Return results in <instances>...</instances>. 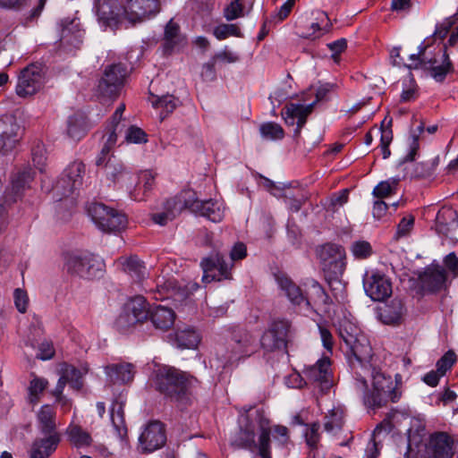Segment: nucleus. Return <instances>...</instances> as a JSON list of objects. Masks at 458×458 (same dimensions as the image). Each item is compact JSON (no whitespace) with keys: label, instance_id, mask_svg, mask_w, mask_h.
Returning a JSON list of instances; mask_svg holds the SVG:
<instances>
[{"label":"nucleus","instance_id":"obj_61","mask_svg":"<svg viewBox=\"0 0 458 458\" xmlns=\"http://www.w3.org/2000/svg\"><path fill=\"white\" fill-rule=\"evenodd\" d=\"M13 297H14V303H15L17 310L20 312L24 313L27 310V307H28V303H29V298H28L26 292L18 288L14 291Z\"/></svg>","mask_w":458,"mask_h":458},{"label":"nucleus","instance_id":"obj_49","mask_svg":"<svg viewBox=\"0 0 458 458\" xmlns=\"http://www.w3.org/2000/svg\"><path fill=\"white\" fill-rule=\"evenodd\" d=\"M398 178H390L379 182L373 190L372 194L378 199H384L394 192L398 183Z\"/></svg>","mask_w":458,"mask_h":458},{"label":"nucleus","instance_id":"obj_2","mask_svg":"<svg viewBox=\"0 0 458 458\" xmlns=\"http://www.w3.org/2000/svg\"><path fill=\"white\" fill-rule=\"evenodd\" d=\"M239 430L231 440L235 448L258 450L260 458H272L270 447V421L263 411L257 410L253 414L244 415L239 420Z\"/></svg>","mask_w":458,"mask_h":458},{"label":"nucleus","instance_id":"obj_7","mask_svg":"<svg viewBox=\"0 0 458 458\" xmlns=\"http://www.w3.org/2000/svg\"><path fill=\"white\" fill-rule=\"evenodd\" d=\"M332 89V84H323L318 88L316 91V101L313 103L309 105L291 103L284 107L282 111V116L286 124L291 126L294 124L297 125L294 131L296 136L301 133V130L306 123L307 117L313 111L316 103L326 99L327 96L331 92Z\"/></svg>","mask_w":458,"mask_h":458},{"label":"nucleus","instance_id":"obj_45","mask_svg":"<svg viewBox=\"0 0 458 458\" xmlns=\"http://www.w3.org/2000/svg\"><path fill=\"white\" fill-rule=\"evenodd\" d=\"M259 132L261 137L267 140H282L284 136V131L282 126L274 122H267L260 125Z\"/></svg>","mask_w":458,"mask_h":458},{"label":"nucleus","instance_id":"obj_27","mask_svg":"<svg viewBox=\"0 0 458 458\" xmlns=\"http://www.w3.org/2000/svg\"><path fill=\"white\" fill-rule=\"evenodd\" d=\"M191 209L202 216L207 217L214 223H219L225 216V207L219 200H199L195 199L191 205Z\"/></svg>","mask_w":458,"mask_h":458},{"label":"nucleus","instance_id":"obj_17","mask_svg":"<svg viewBox=\"0 0 458 458\" xmlns=\"http://www.w3.org/2000/svg\"><path fill=\"white\" fill-rule=\"evenodd\" d=\"M421 55L422 61L424 62L423 69L429 71L430 75L436 81L442 82L445 79L446 74L454 71V66L446 52L445 46L439 48L433 55L424 52Z\"/></svg>","mask_w":458,"mask_h":458},{"label":"nucleus","instance_id":"obj_5","mask_svg":"<svg viewBox=\"0 0 458 458\" xmlns=\"http://www.w3.org/2000/svg\"><path fill=\"white\" fill-rule=\"evenodd\" d=\"M339 337L354 356L357 364L367 362L372 357V349L367 337L361 334L358 326L347 318L339 320L337 325Z\"/></svg>","mask_w":458,"mask_h":458},{"label":"nucleus","instance_id":"obj_28","mask_svg":"<svg viewBox=\"0 0 458 458\" xmlns=\"http://www.w3.org/2000/svg\"><path fill=\"white\" fill-rule=\"evenodd\" d=\"M422 287L429 292H437L443 288L446 281V272L439 265H431L425 268L420 276Z\"/></svg>","mask_w":458,"mask_h":458},{"label":"nucleus","instance_id":"obj_26","mask_svg":"<svg viewBox=\"0 0 458 458\" xmlns=\"http://www.w3.org/2000/svg\"><path fill=\"white\" fill-rule=\"evenodd\" d=\"M20 126L12 115H5L0 119V149L7 152L12 150L18 142Z\"/></svg>","mask_w":458,"mask_h":458},{"label":"nucleus","instance_id":"obj_59","mask_svg":"<svg viewBox=\"0 0 458 458\" xmlns=\"http://www.w3.org/2000/svg\"><path fill=\"white\" fill-rule=\"evenodd\" d=\"M110 130L111 131L109 132L108 137L106 138L105 145L103 146L100 153L98 156H102L104 154L105 157H114V155L111 153V150H112V148H114V146L115 145V143L117 141V129L116 128H114V129L110 128Z\"/></svg>","mask_w":458,"mask_h":458},{"label":"nucleus","instance_id":"obj_43","mask_svg":"<svg viewBox=\"0 0 458 458\" xmlns=\"http://www.w3.org/2000/svg\"><path fill=\"white\" fill-rule=\"evenodd\" d=\"M85 133V123L82 116L78 114L70 116L67 122L68 136L74 140H80Z\"/></svg>","mask_w":458,"mask_h":458},{"label":"nucleus","instance_id":"obj_30","mask_svg":"<svg viewBox=\"0 0 458 458\" xmlns=\"http://www.w3.org/2000/svg\"><path fill=\"white\" fill-rule=\"evenodd\" d=\"M186 45V38L180 32V26L170 20L165 28L163 47L165 54H171Z\"/></svg>","mask_w":458,"mask_h":458},{"label":"nucleus","instance_id":"obj_14","mask_svg":"<svg viewBox=\"0 0 458 458\" xmlns=\"http://www.w3.org/2000/svg\"><path fill=\"white\" fill-rule=\"evenodd\" d=\"M149 310L146 299L138 295L127 301L124 310L117 319V327L126 330L131 327L142 323L148 317Z\"/></svg>","mask_w":458,"mask_h":458},{"label":"nucleus","instance_id":"obj_57","mask_svg":"<svg viewBox=\"0 0 458 458\" xmlns=\"http://www.w3.org/2000/svg\"><path fill=\"white\" fill-rule=\"evenodd\" d=\"M418 134H413L411 137V142L410 145V150L409 153L404 157L403 162H411L415 159V157L417 155V151L419 149V136L420 133L424 131V124L421 123L418 128Z\"/></svg>","mask_w":458,"mask_h":458},{"label":"nucleus","instance_id":"obj_22","mask_svg":"<svg viewBox=\"0 0 458 458\" xmlns=\"http://www.w3.org/2000/svg\"><path fill=\"white\" fill-rule=\"evenodd\" d=\"M41 436L36 437L29 450L30 458H48L57 449L61 442L60 433H40Z\"/></svg>","mask_w":458,"mask_h":458},{"label":"nucleus","instance_id":"obj_25","mask_svg":"<svg viewBox=\"0 0 458 458\" xmlns=\"http://www.w3.org/2000/svg\"><path fill=\"white\" fill-rule=\"evenodd\" d=\"M453 440L444 432L433 434L425 450L430 458H451L453 456Z\"/></svg>","mask_w":458,"mask_h":458},{"label":"nucleus","instance_id":"obj_41","mask_svg":"<svg viewBox=\"0 0 458 458\" xmlns=\"http://www.w3.org/2000/svg\"><path fill=\"white\" fill-rule=\"evenodd\" d=\"M436 222L441 229L449 230L458 226V213L452 208L444 207L437 214Z\"/></svg>","mask_w":458,"mask_h":458},{"label":"nucleus","instance_id":"obj_32","mask_svg":"<svg viewBox=\"0 0 458 458\" xmlns=\"http://www.w3.org/2000/svg\"><path fill=\"white\" fill-rule=\"evenodd\" d=\"M105 372L111 382L127 384L132 381L135 368L131 363L122 362L106 366Z\"/></svg>","mask_w":458,"mask_h":458},{"label":"nucleus","instance_id":"obj_12","mask_svg":"<svg viewBox=\"0 0 458 458\" xmlns=\"http://www.w3.org/2000/svg\"><path fill=\"white\" fill-rule=\"evenodd\" d=\"M46 72L38 64H31L23 68L18 75L15 88L21 98H28L38 93L45 84Z\"/></svg>","mask_w":458,"mask_h":458},{"label":"nucleus","instance_id":"obj_13","mask_svg":"<svg viewBox=\"0 0 458 458\" xmlns=\"http://www.w3.org/2000/svg\"><path fill=\"white\" fill-rule=\"evenodd\" d=\"M293 335L292 324L284 318L274 320L260 339L261 346L267 351L283 350L287 346Z\"/></svg>","mask_w":458,"mask_h":458},{"label":"nucleus","instance_id":"obj_10","mask_svg":"<svg viewBox=\"0 0 458 458\" xmlns=\"http://www.w3.org/2000/svg\"><path fill=\"white\" fill-rule=\"evenodd\" d=\"M128 74L123 64H114L106 67L97 87V95L102 98H115L124 84Z\"/></svg>","mask_w":458,"mask_h":458},{"label":"nucleus","instance_id":"obj_39","mask_svg":"<svg viewBox=\"0 0 458 458\" xmlns=\"http://www.w3.org/2000/svg\"><path fill=\"white\" fill-rule=\"evenodd\" d=\"M200 342L199 334L191 328H185L175 333V343L182 349H194Z\"/></svg>","mask_w":458,"mask_h":458},{"label":"nucleus","instance_id":"obj_34","mask_svg":"<svg viewBox=\"0 0 458 458\" xmlns=\"http://www.w3.org/2000/svg\"><path fill=\"white\" fill-rule=\"evenodd\" d=\"M37 426L40 433H59L56 429L55 411L53 406H41L37 413Z\"/></svg>","mask_w":458,"mask_h":458},{"label":"nucleus","instance_id":"obj_47","mask_svg":"<svg viewBox=\"0 0 458 458\" xmlns=\"http://www.w3.org/2000/svg\"><path fill=\"white\" fill-rule=\"evenodd\" d=\"M111 420L114 428L120 437L126 434V427L123 418V410L121 403H114L110 411Z\"/></svg>","mask_w":458,"mask_h":458},{"label":"nucleus","instance_id":"obj_8","mask_svg":"<svg viewBox=\"0 0 458 458\" xmlns=\"http://www.w3.org/2000/svg\"><path fill=\"white\" fill-rule=\"evenodd\" d=\"M318 255L321 261L324 272L331 274L330 276H327L328 284L331 286L333 284L341 285V282L338 280V277L345 269L344 249L335 243H327L320 247Z\"/></svg>","mask_w":458,"mask_h":458},{"label":"nucleus","instance_id":"obj_4","mask_svg":"<svg viewBox=\"0 0 458 458\" xmlns=\"http://www.w3.org/2000/svg\"><path fill=\"white\" fill-rule=\"evenodd\" d=\"M155 388L172 401H182L187 394L189 378L187 375L170 366L158 367L153 372Z\"/></svg>","mask_w":458,"mask_h":458},{"label":"nucleus","instance_id":"obj_64","mask_svg":"<svg viewBox=\"0 0 458 458\" xmlns=\"http://www.w3.org/2000/svg\"><path fill=\"white\" fill-rule=\"evenodd\" d=\"M55 355V348L53 344L48 341H44L39 344L38 353L37 354V358L46 360L53 358Z\"/></svg>","mask_w":458,"mask_h":458},{"label":"nucleus","instance_id":"obj_6","mask_svg":"<svg viewBox=\"0 0 458 458\" xmlns=\"http://www.w3.org/2000/svg\"><path fill=\"white\" fill-rule=\"evenodd\" d=\"M64 268L69 275L83 279L100 276L104 268L103 261L88 252H68L64 254Z\"/></svg>","mask_w":458,"mask_h":458},{"label":"nucleus","instance_id":"obj_29","mask_svg":"<svg viewBox=\"0 0 458 458\" xmlns=\"http://www.w3.org/2000/svg\"><path fill=\"white\" fill-rule=\"evenodd\" d=\"M276 282L280 289L285 293L288 300L293 305H303L307 308L310 306V301L302 293L300 286L294 284L288 276L285 275H277Z\"/></svg>","mask_w":458,"mask_h":458},{"label":"nucleus","instance_id":"obj_23","mask_svg":"<svg viewBox=\"0 0 458 458\" xmlns=\"http://www.w3.org/2000/svg\"><path fill=\"white\" fill-rule=\"evenodd\" d=\"M34 179V173L23 170L12 177L11 186L8 187L4 195L5 203L12 204L21 199L24 191L30 188V182Z\"/></svg>","mask_w":458,"mask_h":458},{"label":"nucleus","instance_id":"obj_11","mask_svg":"<svg viewBox=\"0 0 458 458\" xmlns=\"http://www.w3.org/2000/svg\"><path fill=\"white\" fill-rule=\"evenodd\" d=\"M85 165L81 161H73L64 170L61 178L53 187V194L61 200L70 196L82 185Z\"/></svg>","mask_w":458,"mask_h":458},{"label":"nucleus","instance_id":"obj_3","mask_svg":"<svg viewBox=\"0 0 458 458\" xmlns=\"http://www.w3.org/2000/svg\"><path fill=\"white\" fill-rule=\"evenodd\" d=\"M257 349L256 339L250 332L235 331L225 345L216 348L215 355L210 360L211 366H216V369H225L250 357Z\"/></svg>","mask_w":458,"mask_h":458},{"label":"nucleus","instance_id":"obj_20","mask_svg":"<svg viewBox=\"0 0 458 458\" xmlns=\"http://www.w3.org/2000/svg\"><path fill=\"white\" fill-rule=\"evenodd\" d=\"M60 46L65 51H72L81 47L84 31L78 19H64L60 23Z\"/></svg>","mask_w":458,"mask_h":458},{"label":"nucleus","instance_id":"obj_63","mask_svg":"<svg viewBox=\"0 0 458 458\" xmlns=\"http://www.w3.org/2000/svg\"><path fill=\"white\" fill-rule=\"evenodd\" d=\"M455 22L456 14H454L446 18L440 25L437 27L435 34L437 35L440 38H444Z\"/></svg>","mask_w":458,"mask_h":458},{"label":"nucleus","instance_id":"obj_18","mask_svg":"<svg viewBox=\"0 0 458 458\" xmlns=\"http://www.w3.org/2000/svg\"><path fill=\"white\" fill-rule=\"evenodd\" d=\"M159 12L158 0H126L123 18L131 22H141Z\"/></svg>","mask_w":458,"mask_h":458},{"label":"nucleus","instance_id":"obj_60","mask_svg":"<svg viewBox=\"0 0 458 458\" xmlns=\"http://www.w3.org/2000/svg\"><path fill=\"white\" fill-rule=\"evenodd\" d=\"M313 293L316 295L315 303L324 306L325 310L329 306L331 301L327 293L318 283L312 284Z\"/></svg>","mask_w":458,"mask_h":458},{"label":"nucleus","instance_id":"obj_38","mask_svg":"<svg viewBox=\"0 0 458 458\" xmlns=\"http://www.w3.org/2000/svg\"><path fill=\"white\" fill-rule=\"evenodd\" d=\"M404 311L405 309L403 301L395 298L393 299L389 304L381 309L380 318L385 324H396L401 320Z\"/></svg>","mask_w":458,"mask_h":458},{"label":"nucleus","instance_id":"obj_21","mask_svg":"<svg viewBox=\"0 0 458 458\" xmlns=\"http://www.w3.org/2000/svg\"><path fill=\"white\" fill-rule=\"evenodd\" d=\"M166 440L164 425L160 421L149 422L139 437L144 453H151L161 448Z\"/></svg>","mask_w":458,"mask_h":458},{"label":"nucleus","instance_id":"obj_44","mask_svg":"<svg viewBox=\"0 0 458 458\" xmlns=\"http://www.w3.org/2000/svg\"><path fill=\"white\" fill-rule=\"evenodd\" d=\"M123 265L124 271L135 280L140 281L144 277L146 267L136 256L125 259Z\"/></svg>","mask_w":458,"mask_h":458},{"label":"nucleus","instance_id":"obj_58","mask_svg":"<svg viewBox=\"0 0 458 458\" xmlns=\"http://www.w3.org/2000/svg\"><path fill=\"white\" fill-rule=\"evenodd\" d=\"M178 99L173 96H164L153 103L157 108L164 109L167 114L172 113L178 105Z\"/></svg>","mask_w":458,"mask_h":458},{"label":"nucleus","instance_id":"obj_16","mask_svg":"<svg viewBox=\"0 0 458 458\" xmlns=\"http://www.w3.org/2000/svg\"><path fill=\"white\" fill-rule=\"evenodd\" d=\"M200 267L203 270L202 281L205 283L232 278L233 263L226 262L225 257L220 253L204 258L200 262Z\"/></svg>","mask_w":458,"mask_h":458},{"label":"nucleus","instance_id":"obj_55","mask_svg":"<svg viewBox=\"0 0 458 458\" xmlns=\"http://www.w3.org/2000/svg\"><path fill=\"white\" fill-rule=\"evenodd\" d=\"M125 140L130 143L140 144L147 142V134L140 128L131 126L126 131Z\"/></svg>","mask_w":458,"mask_h":458},{"label":"nucleus","instance_id":"obj_40","mask_svg":"<svg viewBox=\"0 0 458 458\" xmlns=\"http://www.w3.org/2000/svg\"><path fill=\"white\" fill-rule=\"evenodd\" d=\"M344 423V411L341 408H334L325 416L324 428L327 433L335 435L342 429Z\"/></svg>","mask_w":458,"mask_h":458},{"label":"nucleus","instance_id":"obj_62","mask_svg":"<svg viewBox=\"0 0 458 458\" xmlns=\"http://www.w3.org/2000/svg\"><path fill=\"white\" fill-rule=\"evenodd\" d=\"M319 428L320 426L318 423H313L305 434L306 442L310 447H312V449H316L319 441Z\"/></svg>","mask_w":458,"mask_h":458},{"label":"nucleus","instance_id":"obj_33","mask_svg":"<svg viewBox=\"0 0 458 458\" xmlns=\"http://www.w3.org/2000/svg\"><path fill=\"white\" fill-rule=\"evenodd\" d=\"M150 320L157 329L167 330L174 322V311L167 307L158 305L149 310Z\"/></svg>","mask_w":458,"mask_h":458},{"label":"nucleus","instance_id":"obj_37","mask_svg":"<svg viewBox=\"0 0 458 458\" xmlns=\"http://www.w3.org/2000/svg\"><path fill=\"white\" fill-rule=\"evenodd\" d=\"M156 174L150 170L140 172L139 182L133 191H130V196L134 200H143L144 195L150 191L155 184Z\"/></svg>","mask_w":458,"mask_h":458},{"label":"nucleus","instance_id":"obj_35","mask_svg":"<svg viewBox=\"0 0 458 458\" xmlns=\"http://www.w3.org/2000/svg\"><path fill=\"white\" fill-rule=\"evenodd\" d=\"M186 206L187 203L179 197L168 199L165 204V211L154 214L152 219L156 224L165 225L168 221L173 220Z\"/></svg>","mask_w":458,"mask_h":458},{"label":"nucleus","instance_id":"obj_50","mask_svg":"<svg viewBox=\"0 0 458 458\" xmlns=\"http://www.w3.org/2000/svg\"><path fill=\"white\" fill-rule=\"evenodd\" d=\"M213 34L218 40L225 39L230 36L242 37L236 24H220L214 29Z\"/></svg>","mask_w":458,"mask_h":458},{"label":"nucleus","instance_id":"obj_48","mask_svg":"<svg viewBox=\"0 0 458 458\" xmlns=\"http://www.w3.org/2000/svg\"><path fill=\"white\" fill-rule=\"evenodd\" d=\"M64 378L75 390H81L83 386L82 372L73 366H66L63 370Z\"/></svg>","mask_w":458,"mask_h":458},{"label":"nucleus","instance_id":"obj_46","mask_svg":"<svg viewBox=\"0 0 458 458\" xmlns=\"http://www.w3.org/2000/svg\"><path fill=\"white\" fill-rule=\"evenodd\" d=\"M265 187L270 191V192L277 197H284L286 199V202L292 211L297 212L301 208V201L300 199H293L289 197L287 194H282V191H284V188H279L278 186L275 185V183L268 180L265 179Z\"/></svg>","mask_w":458,"mask_h":458},{"label":"nucleus","instance_id":"obj_54","mask_svg":"<svg viewBox=\"0 0 458 458\" xmlns=\"http://www.w3.org/2000/svg\"><path fill=\"white\" fill-rule=\"evenodd\" d=\"M456 360V356L454 352L448 351L445 352L437 362V371L442 376L452 368Z\"/></svg>","mask_w":458,"mask_h":458},{"label":"nucleus","instance_id":"obj_31","mask_svg":"<svg viewBox=\"0 0 458 458\" xmlns=\"http://www.w3.org/2000/svg\"><path fill=\"white\" fill-rule=\"evenodd\" d=\"M96 6L98 20L104 25H111L112 22H117L123 17V8L118 7L115 0H98Z\"/></svg>","mask_w":458,"mask_h":458},{"label":"nucleus","instance_id":"obj_56","mask_svg":"<svg viewBox=\"0 0 458 458\" xmlns=\"http://www.w3.org/2000/svg\"><path fill=\"white\" fill-rule=\"evenodd\" d=\"M414 221L415 218L412 215H408L403 217L397 225V230L395 233L396 239L409 235V233L413 228Z\"/></svg>","mask_w":458,"mask_h":458},{"label":"nucleus","instance_id":"obj_19","mask_svg":"<svg viewBox=\"0 0 458 458\" xmlns=\"http://www.w3.org/2000/svg\"><path fill=\"white\" fill-rule=\"evenodd\" d=\"M303 374L309 383L319 387L322 392L332 386V372L327 357L321 358L314 365L306 368Z\"/></svg>","mask_w":458,"mask_h":458},{"label":"nucleus","instance_id":"obj_53","mask_svg":"<svg viewBox=\"0 0 458 458\" xmlns=\"http://www.w3.org/2000/svg\"><path fill=\"white\" fill-rule=\"evenodd\" d=\"M224 16L227 21H233L243 16V6L240 0H233L224 9Z\"/></svg>","mask_w":458,"mask_h":458},{"label":"nucleus","instance_id":"obj_24","mask_svg":"<svg viewBox=\"0 0 458 458\" xmlns=\"http://www.w3.org/2000/svg\"><path fill=\"white\" fill-rule=\"evenodd\" d=\"M364 290L373 301H382L392 293L390 281L383 275L372 274L364 279Z\"/></svg>","mask_w":458,"mask_h":458},{"label":"nucleus","instance_id":"obj_15","mask_svg":"<svg viewBox=\"0 0 458 458\" xmlns=\"http://www.w3.org/2000/svg\"><path fill=\"white\" fill-rule=\"evenodd\" d=\"M96 165L103 170L106 180L121 187H128L132 179V173L114 156L107 157H105L104 154L98 156Z\"/></svg>","mask_w":458,"mask_h":458},{"label":"nucleus","instance_id":"obj_36","mask_svg":"<svg viewBox=\"0 0 458 458\" xmlns=\"http://www.w3.org/2000/svg\"><path fill=\"white\" fill-rule=\"evenodd\" d=\"M65 435L69 443L76 448H85L92 444L90 434L80 425L71 423L65 429Z\"/></svg>","mask_w":458,"mask_h":458},{"label":"nucleus","instance_id":"obj_51","mask_svg":"<svg viewBox=\"0 0 458 458\" xmlns=\"http://www.w3.org/2000/svg\"><path fill=\"white\" fill-rule=\"evenodd\" d=\"M351 251L356 259L369 258L372 253V247L369 242L357 241L352 244Z\"/></svg>","mask_w":458,"mask_h":458},{"label":"nucleus","instance_id":"obj_9","mask_svg":"<svg viewBox=\"0 0 458 458\" xmlns=\"http://www.w3.org/2000/svg\"><path fill=\"white\" fill-rule=\"evenodd\" d=\"M89 215L95 225L103 232H119L126 227V216L102 203H93L89 208Z\"/></svg>","mask_w":458,"mask_h":458},{"label":"nucleus","instance_id":"obj_52","mask_svg":"<svg viewBox=\"0 0 458 458\" xmlns=\"http://www.w3.org/2000/svg\"><path fill=\"white\" fill-rule=\"evenodd\" d=\"M323 15H325L327 20V22L324 27H321L318 22H313L311 23L309 30L307 32H302L301 36L304 38L315 39L327 32L331 27V24L329 23V20L327 14L323 13Z\"/></svg>","mask_w":458,"mask_h":458},{"label":"nucleus","instance_id":"obj_42","mask_svg":"<svg viewBox=\"0 0 458 458\" xmlns=\"http://www.w3.org/2000/svg\"><path fill=\"white\" fill-rule=\"evenodd\" d=\"M47 386L48 381L47 379L34 377L28 386V402L32 405H36Z\"/></svg>","mask_w":458,"mask_h":458},{"label":"nucleus","instance_id":"obj_1","mask_svg":"<svg viewBox=\"0 0 458 458\" xmlns=\"http://www.w3.org/2000/svg\"><path fill=\"white\" fill-rule=\"evenodd\" d=\"M369 360L354 365L356 387L363 393L365 406L377 409L388 402L397 403L403 394L401 375L396 374L394 380L373 367Z\"/></svg>","mask_w":458,"mask_h":458}]
</instances>
